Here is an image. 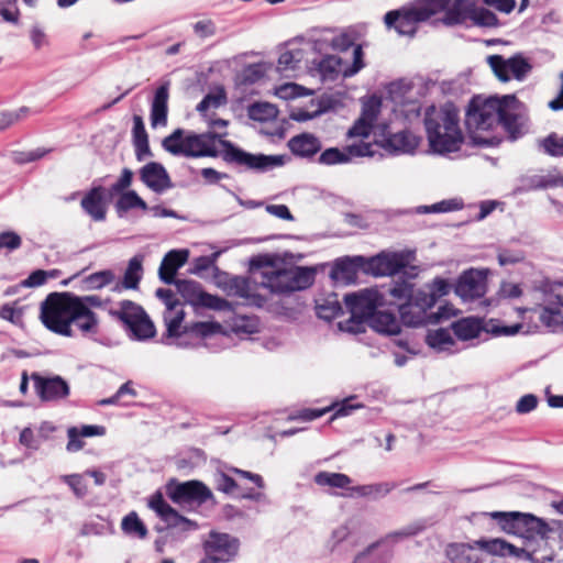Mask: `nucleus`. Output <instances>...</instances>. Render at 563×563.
I'll list each match as a JSON object with an SVG mask.
<instances>
[{
  "instance_id": "nucleus-1",
  "label": "nucleus",
  "mask_w": 563,
  "mask_h": 563,
  "mask_svg": "<svg viewBox=\"0 0 563 563\" xmlns=\"http://www.w3.org/2000/svg\"><path fill=\"white\" fill-rule=\"evenodd\" d=\"M227 132L220 134L214 131L196 133L188 131L186 134L185 157H218L236 169L238 173L254 172L266 173L285 164L284 155H267L251 153L229 140H223Z\"/></svg>"
},
{
  "instance_id": "nucleus-2",
  "label": "nucleus",
  "mask_w": 563,
  "mask_h": 563,
  "mask_svg": "<svg viewBox=\"0 0 563 563\" xmlns=\"http://www.w3.org/2000/svg\"><path fill=\"white\" fill-rule=\"evenodd\" d=\"M295 258L289 251L257 254L249 260V271L260 272L262 288L272 295L289 296L311 287L317 274V265L297 266Z\"/></svg>"
},
{
  "instance_id": "nucleus-3",
  "label": "nucleus",
  "mask_w": 563,
  "mask_h": 563,
  "mask_svg": "<svg viewBox=\"0 0 563 563\" xmlns=\"http://www.w3.org/2000/svg\"><path fill=\"white\" fill-rule=\"evenodd\" d=\"M423 124L430 150L445 155L461 150L464 134L460 126L459 109L452 102L437 108L431 106L426 110Z\"/></svg>"
},
{
  "instance_id": "nucleus-4",
  "label": "nucleus",
  "mask_w": 563,
  "mask_h": 563,
  "mask_svg": "<svg viewBox=\"0 0 563 563\" xmlns=\"http://www.w3.org/2000/svg\"><path fill=\"white\" fill-rule=\"evenodd\" d=\"M40 320L47 330L66 338L74 336L73 324L79 329L82 322L69 291L48 294L41 302Z\"/></svg>"
},
{
  "instance_id": "nucleus-5",
  "label": "nucleus",
  "mask_w": 563,
  "mask_h": 563,
  "mask_svg": "<svg viewBox=\"0 0 563 563\" xmlns=\"http://www.w3.org/2000/svg\"><path fill=\"white\" fill-rule=\"evenodd\" d=\"M503 97H489L483 99L473 97L468 103L465 124L471 134L473 144L478 146H496L501 142L498 136L485 137L481 132H488L498 124Z\"/></svg>"
},
{
  "instance_id": "nucleus-6",
  "label": "nucleus",
  "mask_w": 563,
  "mask_h": 563,
  "mask_svg": "<svg viewBox=\"0 0 563 563\" xmlns=\"http://www.w3.org/2000/svg\"><path fill=\"white\" fill-rule=\"evenodd\" d=\"M450 284L446 279L437 277L423 288L416 290L415 296L406 302L398 305V311L404 324L408 327H420L431 324L429 309L437 301L450 291Z\"/></svg>"
},
{
  "instance_id": "nucleus-7",
  "label": "nucleus",
  "mask_w": 563,
  "mask_h": 563,
  "mask_svg": "<svg viewBox=\"0 0 563 563\" xmlns=\"http://www.w3.org/2000/svg\"><path fill=\"white\" fill-rule=\"evenodd\" d=\"M485 515L496 520L504 532L518 536L531 545L538 541L544 542L553 531L544 519L530 512L493 511Z\"/></svg>"
},
{
  "instance_id": "nucleus-8",
  "label": "nucleus",
  "mask_w": 563,
  "mask_h": 563,
  "mask_svg": "<svg viewBox=\"0 0 563 563\" xmlns=\"http://www.w3.org/2000/svg\"><path fill=\"white\" fill-rule=\"evenodd\" d=\"M444 10V14L433 20V24L439 22L452 26L457 24H472L484 27H494L498 25V19L494 12L485 8H476V2H431Z\"/></svg>"
},
{
  "instance_id": "nucleus-9",
  "label": "nucleus",
  "mask_w": 563,
  "mask_h": 563,
  "mask_svg": "<svg viewBox=\"0 0 563 563\" xmlns=\"http://www.w3.org/2000/svg\"><path fill=\"white\" fill-rule=\"evenodd\" d=\"M365 52L355 47L351 59L339 54H327L319 59V80L322 84L344 81L366 67Z\"/></svg>"
},
{
  "instance_id": "nucleus-10",
  "label": "nucleus",
  "mask_w": 563,
  "mask_h": 563,
  "mask_svg": "<svg viewBox=\"0 0 563 563\" xmlns=\"http://www.w3.org/2000/svg\"><path fill=\"white\" fill-rule=\"evenodd\" d=\"M363 36L364 30L360 25H350L343 29H319V52L329 48L335 54L342 55L351 48L353 54L357 46L364 51V45L360 42Z\"/></svg>"
},
{
  "instance_id": "nucleus-11",
  "label": "nucleus",
  "mask_w": 563,
  "mask_h": 563,
  "mask_svg": "<svg viewBox=\"0 0 563 563\" xmlns=\"http://www.w3.org/2000/svg\"><path fill=\"white\" fill-rule=\"evenodd\" d=\"M427 5L415 10L389 11L384 21L388 27H394L400 35L412 36L417 31V23L431 19L438 13H443L439 5L426 2Z\"/></svg>"
},
{
  "instance_id": "nucleus-12",
  "label": "nucleus",
  "mask_w": 563,
  "mask_h": 563,
  "mask_svg": "<svg viewBox=\"0 0 563 563\" xmlns=\"http://www.w3.org/2000/svg\"><path fill=\"white\" fill-rule=\"evenodd\" d=\"M174 286L184 301L192 307L208 308L216 311H231L233 303L227 299L205 291L200 283L192 279H180Z\"/></svg>"
},
{
  "instance_id": "nucleus-13",
  "label": "nucleus",
  "mask_w": 563,
  "mask_h": 563,
  "mask_svg": "<svg viewBox=\"0 0 563 563\" xmlns=\"http://www.w3.org/2000/svg\"><path fill=\"white\" fill-rule=\"evenodd\" d=\"M168 498L183 507L201 506L213 497L211 489L200 481H187L179 483L172 478L166 484Z\"/></svg>"
},
{
  "instance_id": "nucleus-14",
  "label": "nucleus",
  "mask_w": 563,
  "mask_h": 563,
  "mask_svg": "<svg viewBox=\"0 0 563 563\" xmlns=\"http://www.w3.org/2000/svg\"><path fill=\"white\" fill-rule=\"evenodd\" d=\"M202 548L206 556H213L218 563H228L238 555L240 541L229 533L210 531Z\"/></svg>"
},
{
  "instance_id": "nucleus-15",
  "label": "nucleus",
  "mask_w": 563,
  "mask_h": 563,
  "mask_svg": "<svg viewBox=\"0 0 563 563\" xmlns=\"http://www.w3.org/2000/svg\"><path fill=\"white\" fill-rule=\"evenodd\" d=\"M501 102L498 124H501L508 137L515 141L523 135L526 118L521 113L522 103L514 95L503 96Z\"/></svg>"
},
{
  "instance_id": "nucleus-16",
  "label": "nucleus",
  "mask_w": 563,
  "mask_h": 563,
  "mask_svg": "<svg viewBox=\"0 0 563 563\" xmlns=\"http://www.w3.org/2000/svg\"><path fill=\"white\" fill-rule=\"evenodd\" d=\"M363 273L366 275L365 256H342L336 258L329 273L330 278L335 285H352L358 279V274Z\"/></svg>"
},
{
  "instance_id": "nucleus-17",
  "label": "nucleus",
  "mask_w": 563,
  "mask_h": 563,
  "mask_svg": "<svg viewBox=\"0 0 563 563\" xmlns=\"http://www.w3.org/2000/svg\"><path fill=\"white\" fill-rule=\"evenodd\" d=\"M489 66L497 78L504 82L510 79V74L517 80H522L531 70V65L521 54L504 58L501 55H490L487 58Z\"/></svg>"
},
{
  "instance_id": "nucleus-18",
  "label": "nucleus",
  "mask_w": 563,
  "mask_h": 563,
  "mask_svg": "<svg viewBox=\"0 0 563 563\" xmlns=\"http://www.w3.org/2000/svg\"><path fill=\"white\" fill-rule=\"evenodd\" d=\"M408 257L399 252H382L365 257L366 275L393 276L408 266Z\"/></svg>"
},
{
  "instance_id": "nucleus-19",
  "label": "nucleus",
  "mask_w": 563,
  "mask_h": 563,
  "mask_svg": "<svg viewBox=\"0 0 563 563\" xmlns=\"http://www.w3.org/2000/svg\"><path fill=\"white\" fill-rule=\"evenodd\" d=\"M71 298L82 320L79 324V330L84 335H92L98 333L99 319L91 307L103 308L110 302V299L102 300L97 295L78 296L71 292Z\"/></svg>"
},
{
  "instance_id": "nucleus-20",
  "label": "nucleus",
  "mask_w": 563,
  "mask_h": 563,
  "mask_svg": "<svg viewBox=\"0 0 563 563\" xmlns=\"http://www.w3.org/2000/svg\"><path fill=\"white\" fill-rule=\"evenodd\" d=\"M32 379L36 395L44 402L58 401L70 394L68 382L59 375L42 376L33 373Z\"/></svg>"
},
{
  "instance_id": "nucleus-21",
  "label": "nucleus",
  "mask_w": 563,
  "mask_h": 563,
  "mask_svg": "<svg viewBox=\"0 0 563 563\" xmlns=\"http://www.w3.org/2000/svg\"><path fill=\"white\" fill-rule=\"evenodd\" d=\"M487 290V271L470 268L461 274L455 292L463 300L482 298Z\"/></svg>"
},
{
  "instance_id": "nucleus-22",
  "label": "nucleus",
  "mask_w": 563,
  "mask_h": 563,
  "mask_svg": "<svg viewBox=\"0 0 563 563\" xmlns=\"http://www.w3.org/2000/svg\"><path fill=\"white\" fill-rule=\"evenodd\" d=\"M374 153L375 152L371 143L360 141L358 143H353L342 150L336 147L325 150L319 156V163L325 165L343 164L350 162L353 157L373 156Z\"/></svg>"
},
{
  "instance_id": "nucleus-23",
  "label": "nucleus",
  "mask_w": 563,
  "mask_h": 563,
  "mask_svg": "<svg viewBox=\"0 0 563 563\" xmlns=\"http://www.w3.org/2000/svg\"><path fill=\"white\" fill-rule=\"evenodd\" d=\"M139 175L141 181L155 194L162 195L174 188V183L162 163H146L140 168Z\"/></svg>"
},
{
  "instance_id": "nucleus-24",
  "label": "nucleus",
  "mask_w": 563,
  "mask_h": 563,
  "mask_svg": "<svg viewBox=\"0 0 563 563\" xmlns=\"http://www.w3.org/2000/svg\"><path fill=\"white\" fill-rule=\"evenodd\" d=\"M382 296L377 290L366 289L360 294H347L344 303L350 313L358 314L367 320L380 306Z\"/></svg>"
},
{
  "instance_id": "nucleus-25",
  "label": "nucleus",
  "mask_w": 563,
  "mask_h": 563,
  "mask_svg": "<svg viewBox=\"0 0 563 563\" xmlns=\"http://www.w3.org/2000/svg\"><path fill=\"white\" fill-rule=\"evenodd\" d=\"M170 80L162 79L151 101L150 121L153 129L165 126L168 118Z\"/></svg>"
},
{
  "instance_id": "nucleus-26",
  "label": "nucleus",
  "mask_w": 563,
  "mask_h": 563,
  "mask_svg": "<svg viewBox=\"0 0 563 563\" xmlns=\"http://www.w3.org/2000/svg\"><path fill=\"white\" fill-rule=\"evenodd\" d=\"M189 258V251L187 249H174L168 251L158 268V278L165 285H174L179 282L176 278L178 269H180Z\"/></svg>"
},
{
  "instance_id": "nucleus-27",
  "label": "nucleus",
  "mask_w": 563,
  "mask_h": 563,
  "mask_svg": "<svg viewBox=\"0 0 563 563\" xmlns=\"http://www.w3.org/2000/svg\"><path fill=\"white\" fill-rule=\"evenodd\" d=\"M106 191L103 186L93 185L80 201L82 211L96 222H102L107 218Z\"/></svg>"
},
{
  "instance_id": "nucleus-28",
  "label": "nucleus",
  "mask_w": 563,
  "mask_h": 563,
  "mask_svg": "<svg viewBox=\"0 0 563 563\" xmlns=\"http://www.w3.org/2000/svg\"><path fill=\"white\" fill-rule=\"evenodd\" d=\"M553 296V289L545 295L544 305L540 308L539 320L552 332L563 328V309Z\"/></svg>"
},
{
  "instance_id": "nucleus-29",
  "label": "nucleus",
  "mask_w": 563,
  "mask_h": 563,
  "mask_svg": "<svg viewBox=\"0 0 563 563\" xmlns=\"http://www.w3.org/2000/svg\"><path fill=\"white\" fill-rule=\"evenodd\" d=\"M397 487L395 482H379L366 485H357L351 488L350 493H339L338 495L346 498L364 497L372 500H378L386 497Z\"/></svg>"
},
{
  "instance_id": "nucleus-30",
  "label": "nucleus",
  "mask_w": 563,
  "mask_h": 563,
  "mask_svg": "<svg viewBox=\"0 0 563 563\" xmlns=\"http://www.w3.org/2000/svg\"><path fill=\"white\" fill-rule=\"evenodd\" d=\"M118 306L109 309L108 312L122 324L124 330H128L140 317L145 316V309L132 300H121Z\"/></svg>"
},
{
  "instance_id": "nucleus-31",
  "label": "nucleus",
  "mask_w": 563,
  "mask_h": 563,
  "mask_svg": "<svg viewBox=\"0 0 563 563\" xmlns=\"http://www.w3.org/2000/svg\"><path fill=\"white\" fill-rule=\"evenodd\" d=\"M214 278L217 286L228 295L234 294L239 297L245 296L246 287L250 284V277L239 275L232 276L229 273L221 271L218 266H214Z\"/></svg>"
},
{
  "instance_id": "nucleus-32",
  "label": "nucleus",
  "mask_w": 563,
  "mask_h": 563,
  "mask_svg": "<svg viewBox=\"0 0 563 563\" xmlns=\"http://www.w3.org/2000/svg\"><path fill=\"white\" fill-rule=\"evenodd\" d=\"M117 195H119V198L114 203V209L120 219L125 218L128 212L133 209L148 210L146 201L133 189L121 191Z\"/></svg>"
},
{
  "instance_id": "nucleus-33",
  "label": "nucleus",
  "mask_w": 563,
  "mask_h": 563,
  "mask_svg": "<svg viewBox=\"0 0 563 563\" xmlns=\"http://www.w3.org/2000/svg\"><path fill=\"white\" fill-rule=\"evenodd\" d=\"M368 325L376 332L395 335L400 332V324L395 313L375 310L368 320Z\"/></svg>"
},
{
  "instance_id": "nucleus-34",
  "label": "nucleus",
  "mask_w": 563,
  "mask_h": 563,
  "mask_svg": "<svg viewBox=\"0 0 563 563\" xmlns=\"http://www.w3.org/2000/svg\"><path fill=\"white\" fill-rule=\"evenodd\" d=\"M445 555L451 563H483L478 552L468 543H450Z\"/></svg>"
},
{
  "instance_id": "nucleus-35",
  "label": "nucleus",
  "mask_w": 563,
  "mask_h": 563,
  "mask_svg": "<svg viewBox=\"0 0 563 563\" xmlns=\"http://www.w3.org/2000/svg\"><path fill=\"white\" fill-rule=\"evenodd\" d=\"M417 146V137L407 130L391 133L385 139V147L395 153H411Z\"/></svg>"
},
{
  "instance_id": "nucleus-36",
  "label": "nucleus",
  "mask_w": 563,
  "mask_h": 563,
  "mask_svg": "<svg viewBox=\"0 0 563 563\" xmlns=\"http://www.w3.org/2000/svg\"><path fill=\"white\" fill-rule=\"evenodd\" d=\"M288 147L294 155L311 157L317 154V136L311 133H301L291 137Z\"/></svg>"
},
{
  "instance_id": "nucleus-37",
  "label": "nucleus",
  "mask_w": 563,
  "mask_h": 563,
  "mask_svg": "<svg viewBox=\"0 0 563 563\" xmlns=\"http://www.w3.org/2000/svg\"><path fill=\"white\" fill-rule=\"evenodd\" d=\"M129 338L134 341H147L155 336L156 329L154 322L145 311V316L140 317L128 330Z\"/></svg>"
},
{
  "instance_id": "nucleus-38",
  "label": "nucleus",
  "mask_w": 563,
  "mask_h": 563,
  "mask_svg": "<svg viewBox=\"0 0 563 563\" xmlns=\"http://www.w3.org/2000/svg\"><path fill=\"white\" fill-rule=\"evenodd\" d=\"M266 64L263 62L253 63L244 66L235 76V85L239 87H247L256 84L266 74Z\"/></svg>"
},
{
  "instance_id": "nucleus-39",
  "label": "nucleus",
  "mask_w": 563,
  "mask_h": 563,
  "mask_svg": "<svg viewBox=\"0 0 563 563\" xmlns=\"http://www.w3.org/2000/svg\"><path fill=\"white\" fill-rule=\"evenodd\" d=\"M452 330L457 339L467 341L475 339L481 334L483 324L479 319L464 318L453 322Z\"/></svg>"
},
{
  "instance_id": "nucleus-40",
  "label": "nucleus",
  "mask_w": 563,
  "mask_h": 563,
  "mask_svg": "<svg viewBox=\"0 0 563 563\" xmlns=\"http://www.w3.org/2000/svg\"><path fill=\"white\" fill-rule=\"evenodd\" d=\"M143 256H133L128 264L122 279V287L124 289L135 290L139 288L140 282L143 276Z\"/></svg>"
},
{
  "instance_id": "nucleus-41",
  "label": "nucleus",
  "mask_w": 563,
  "mask_h": 563,
  "mask_svg": "<svg viewBox=\"0 0 563 563\" xmlns=\"http://www.w3.org/2000/svg\"><path fill=\"white\" fill-rule=\"evenodd\" d=\"M279 111L277 106L267 101H255L247 107V115L256 122H267L275 120Z\"/></svg>"
},
{
  "instance_id": "nucleus-42",
  "label": "nucleus",
  "mask_w": 563,
  "mask_h": 563,
  "mask_svg": "<svg viewBox=\"0 0 563 563\" xmlns=\"http://www.w3.org/2000/svg\"><path fill=\"white\" fill-rule=\"evenodd\" d=\"M426 343L439 352H453V346L455 345L450 331L444 328L429 331L426 336Z\"/></svg>"
},
{
  "instance_id": "nucleus-43",
  "label": "nucleus",
  "mask_w": 563,
  "mask_h": 563,
  "mask_svg": "<svg viewBox=\"0 0 563 563\" xmlns=\"http://www.w3.org/2000/svg\"><path fill=\"white\" fill-rule=\"evenodd\" d=\"M184 333L194 334L197 339H210L216 334L222 333V325L217 321H197L191 324L184 325Z\"/></svg>"
},
{
  "instance_id": "nucleus-44",
  "label": "nucleus",
  "mask_w": 563,
  "mask_h": 563,
  "mask_svg": "<svg viewBox=\"0 0 563 563\" xmlns=\"http://www.w3.org/2000/svg\"><path fill=\"white\" fill-rule=\"evenodd\" d=\"M188 131L177 128L162 141V147L173 156H184L186 148V134Z\"/></svg>"
},
{
  "instance_id": "nucleus-45",
  "label": "nucleus",
  "mask_w": 563,
  "mask_h": 563,
  "mask_svg": "<svg viewBox=\"0 0 563 563\" xmlns=\"http://www.w3.org/2000/svg\"><path fill=\"white\" fill-rule=\"evenodd\" d=\"M148 507L166 523L169 525L177 510L173 508L164 498L161 490H156L148 498Z\"/></svg>"
},
{
  "instance_id": "nucleus-46",
  "label": "nucleus",
  "mask_w": 563,
  "mask_h": 563,
  "mask_svg": "<svg viewBox=\"0 0 563 563\" xmlns=\"http://www.w3.org/2000/svg\"><path fill=\"white\" fill-rule=\"evenodd\" d=\"M121 529L126 536L139 539H144L148 533L145 523L140 519L136 511H131L123 517Z\"/></svg>"
},
{
  "instance_id": "nucleus-47",
  "label": "nucleus",
  "mask_w": 563,
  "mask_h": 563,
  "mask_svg": "<svg viewBox=\"0 0 563 563\" xmlns=\"http://www.w3.org/2000/svg\"><path fill=\"white\" fill-rule=\"evenodd\" d=\"M355 396L347 397L341 401L333 402L331 406L319 408L318 415L319 418L324 416L328 412H333L331 419L336 417H345L351 415L355 409L362 407L361 404H355Z\"/></svg>"
},
{
  "instance_id": "nucleus-48",
  "label": "nucleus",
  "mask_w": 563,
  "mask_h": 563,
  "mask_svg": "<svg viewBox=\"0 0 563 563\" xmlns=\"http://www.w3.org/2000/svg\"><path fill=\"white\" fill-rule=\"evenodd\" d=\"M347 95L344 90H339L332 93H322L319 97V115L327 112H336L344 108Z\"/></svg>"
},
{
  "instance_id": "nucleus-49",
  "label": "nucleus",
  "mask_w": 563,
  "mask_h": 563,
  "mask_svg": "<svg viewBox=\"0 0 563 563\" xmlns=\"http://www.w3.org/2000/svg\"><path fill=\"white\" fill-rule=\"evenodd\" d=\"M185 319V312L184 310H175V316L170 319H167L166 316L164 317L165 323H166V331L162 334L159 339V343L163 345H169L172 339H175V336H180V334H185L183 332L184 327H181V323Z\"/></svg>"
},
{
  "instance_id": "nucleus-50",
  "label": "nucleus",
  "mask_w": 563,
  "mask_h": 563,
  "mask_svg": "<svg viewBox=\"0 0 563 563\" xmlns=\"http://www.w3.org/2000/svg\"><path fill=\"white\" fill-rule=\"evenodd\" d=\"M352 478L343 473L319 472V486L340 488L342 493H350Z\"/></svg>"
},
{
  "instance_id": "nucleus-51",
  "label": "nucleus",
  "mask_w": 563,
  "mask_h": 563,
  "mask_svg": "<svg viewBox=\"0 0 563 563\" xmlns=\"http://www.w3.org/2000/svg\"><path fill=\"white\" fill-rule=\"evenodd\" d=\"M115 278L114 273L111 269H103L92 273L82 279L84 290H96L101 289L110 285Z\"/></svg>"
},
{
  "instance_id": "nucleus-52",
  "label": "nucleus",
  "mask_w": 563,
  "mask_h": 563,
  "mask_svg": "<svg viewBox=\"0 0 563 563\" xmlns=\"http://www.w3.org/2000/svg\"><path fill=\"white\" fill-rule=\"evenodd\" d=\"M54 151L53 147H37L32 151H12L10 153L11 161L16 165H25L29 163L36 162L43 157H45L47 154L52 153Z\"/></svg>"
},
{
  "instance_id": "nucleus-53",
  "label": "nucleus",
  "mask_w": 563,
  "mask_h": 563,
  "mask_svg": "<svg viewBox=\"0 0 563 563\" xmlns=\"http://www.w3.org/2000/svg\"><path fill=\"white\" fill-rule=\"evenodd\" d=\"M251 274L252 276L250 277V284L246 287V294L245 296H241V298L246 299L250 306L262 308L266 305L267 298L256 291L257 288L262 287L260 284L261 277H257V272Z\"/></svg>"
},
{
  "instance_id": "nucleus-54",
  "label": "nucleus",
  "mask_w": 563,
  "mask_h": 563,
  "mask_svg": "<svg viewBox=\"0 0 563 563\" xmlns=\"http://www.w3.org/2000/svg\"><path fill=\"white\" fill-rule=\"evenodd\" d=\"M314 90L307 89L306 87L296 82H286L275 89V95L284 100H292L296 98L313 95Z\"/></svg>"
},
{
  "instance_id": "nucleus-55",
  "label": "nucleus",
  "mask_w": 563,
  "mask_h": 563,
  "mask_svg": "<svg viewBox=\"0 0 563 563\" xmlns=\"http://www.w3.org/2000/svg\"><path fill=\"white\" fill-rule=\"evenodd\" d=\"M214 485L217 490L222 492L232 498H234L238 490H241V486L236 483V481L224 471L219 468L214 473Z\"/></svg>"
},
{
  "instance_id": "nucleus-56",
  "label": "nucleus",
  "mask_w": 563,
  "mask_h": 563,
  "mask_svg": "<svg viewBox=\"0 0 563 563\" xmlns=\"http://www.w3.org/2000/svg\"><path fill=\"white\" fill-rule=\"evenodd\" d=\"M382 108V100L376 95H371L362 99L361 118L366 119L373 124L376 122Z\"/></svg>"
},
{
  "instance_id": "nucleus-57",
  "label": "nucleus",
  "mask_w": 563,
  "mask_h": 563,
  "mask_svg": "<svg viewBox=\"0 0 563 563\" xmlns=\"http://www.w3.org/2000/svg\"><path fill=\"white\" fill-rule=\"evenodd\" d=\"M538 146L550 156H563V136H559L554 132L550 133L547 137L539 140Z\"/></svg>"
},
{
  "instance_id": "nucleus-58",
  "label": "nucleus",
  "mask_w": 563,
  "mask_h": 563,
  "mask_svg": "<svg viewBox=\"0 0 563 563\" xmlns=\"http://www.w3.org/2000/svg\"><path fill=\"white\" fill-rule=\"evenodd\" d=\"M538 544V548H534L533 544L530 547V552L528 553V560L532 563H550L554 559V551L549 547L548 540L544 542H534Z\"/></svg>"
},
{
  "instance_id": "nucleus-59",
  "label": "nucleus",
  "mask_w": 563,
  "mask_h": 563,
  "mask_svg": "<svg viewBox=\"0 0 563 563\" xmlns=\"http://www.w3.org/2000/svg\"><path fill=\"white\" fill-rule=\"evenodd\" d=\"M389 295L398 301H408L415 296L413 284L400 277L394 282V285L388 289Z\"/></svg>"
},
{
  "instance_id": "nucleus-60",
  "label": "nucleus",
  "mask_w": 563,
  "mask_h": 563,
  "mask_svg": "<svg viewBox=\"0 0 563 563\" xmlns=\"http://www.w3.org/2000/svg\"><path fill=\"white\" fill-rule=\"evenodd\" d=\"M314 483H317V463L310 462L299 471L296 486L299 489L313 490Z\"/></svg>"
},
{
  "instance_id": "nucleus-61",
  "label": "nucleus",
  "mask_w": 563,
  "mask_h": 563,
  "mask_svg": "<svg viewBox=\"0 0 563 563\" xmlns=\"http://www.w3.org/2000/svg\"><path fill=\"white\" fill-rule=\"evenodd\" d=\"M367 325L368 320L355 313H350L347 319L338 322V328L341 331L352 334L364 333Z\"/></svg>"
},
{
  "instance_id": "nucleus-62",
  "label": "nucleus",
  "mask_w": 563,
  "mask_h": 563,
  "mask_svg": "<svg viewBox=\"0 0 563 563\" xmlns=\"http://www.w3.org/2000/svg\"><path fill=\"white\" fill-rule=\"evenodd\" d=\"M343 312V308L336 297H330L323 303H319V319H323L330 321L341 314Z\"/></svg>"
},
{
  "instance_id": "nucleus-63",
  "label": "nucleus",
  "mask_w": 563,
  "mask_h": 563,
  "mask_svg": "<svg viewBox=\"0 0 563 563\" xmlns=\"http://www.w3.org/2000/svg\"><path fill=\"white\" fill-rule=\"evenodd\" d=\"M301 60L300 51H285L283 52L277 60V69L280 73L288 70H296L299 68V63Z\"/></svg>"
},
{
  "instance_id": "nucleus-64",
  "label": "nucleus",
  "mask_w": 563,
  "mask_h": 563,
  "mask_svg": "<svg viewBox=\"0 0 563 563\" xmlns=\"http://www.w3.org/2000/svg\"><path fill=\"white\" fill-rule=\"evenodd\" d=\"M475 545L493 555L505 556V550L508 548V542L501 539L485 540L479 539L475 541Z\"/></svg>"
}]
</instances>
